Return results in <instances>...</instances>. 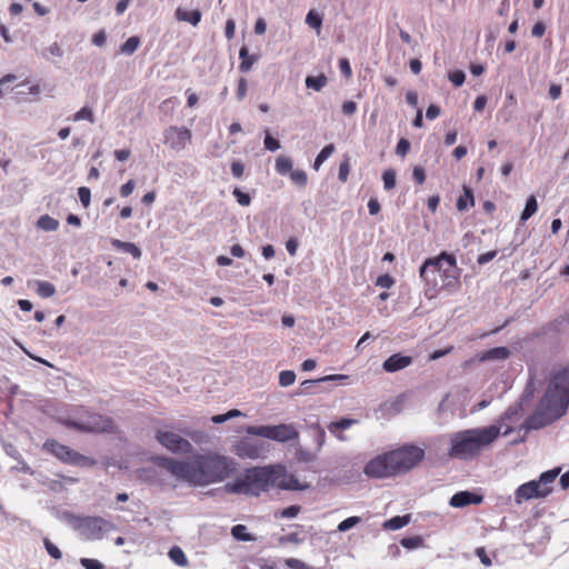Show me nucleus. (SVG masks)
<instances>
[{"instance_id":"1","label":"nucleus","mask_w":569,"mask_h":569,"mask_svg":"<svg viewBox=\"0 0 569 569\" xmlns=\"http://www.w3.org/2000/svg\"><path fill=\"white\" fill-rule=\"evenodd\" d=\"M152 460L177 479L200 487L220 482L236 469L232 459L211 451L194 455L188 460H176L161 456H157Z\"/></svg>"},{"instance_id":"2","label":"nucleus","mask_w":569,"mask_h":569,"mask_svg":"<svg viewBox=\"0 0 569 569\" xmlns=\"http://www.w3.org/2000/svg\"><path fill=\"white\" fill-rule=\"evenodd\" d=\"M273 487L287 490H305L307 488V486H300L293 475H287L283 467L266 466L247 469L233 481L227 482L224 490L228 493L258 497Z\"/></svg>"},{"instance_id":"3","label":"nucleus","mask_w":569,"mask_h":569,"mask_svg":"<svg viewBox=\"0 0 569 569\" xmlns=\"http://www.w3.org/2000/svg\"><path fill=\"white\" fill-rule=\"evenodd\" d=\"M569 407V363L556 369L538 407L523 422L526 430H538L561 418Z\"/></svg>"},{"instance_id":"4","label":"nucleus","mask_w":569,"mask_h":569,"mask_svg":"<svg viewBox=\"0 0 569 569\" xmlns=\"http://www.w3.org/2000/svg\"><path fill=\"white\" fill-rule=\"evenodd\" d=\"M461 270L457 266L453 254L441 252L439 256L427 259L420 267L419 276L425 283V297L432 300L440 290L449 293L458 291L461 287Z\"/></svg>"},{"instance_id":"5","label":"nucleus","mask_w":569,"mask_h":569,"mask_svg":"<svg viewBox=\"0 0 569 569\" xmlns=\"http://www.w3.org/2000/svg\"><path fill=\"white\" fill-rule=\"evenodd\" d=\"M499 436L500 428L495 425L453 432L449 437L448 455L459 460H472L493 443Z\"/></svg>"},{"instance_id":"6","label":"nucleus","mask_w":569,"mask_h":569,"mask_svg":"<svg viewBox=\"0 0 569 569\" xmlns=\"http://www.w3.org/2000/svg\"><path fill=\"white\" fill-rule=\"evenodd\" d=\"M67 522L84 540H102L107 535L117 529V526L100 516H80L71 512L64 513Z\"/></svg>"},{"instance_id":"7","label":"nucleus","mask_w":569,"mask_h":569,"mask_svg":"<svg viewBox=\"0 0 569 569\" xmlns=\"http://www.w3.org/2000/svg\"><path fill=\"white\" fill-rule=\"evenodd\" d=\"M560 472V468L545 471L538 480H531L519 486L515 492L517 503L530 499L546 498L552 492V483Z\"/></svg>"},{"instance_id":"8","label":"nucleus","mask_w":569,"mask_h":569,"mask_svg":"<svg viewBox=\"0 0 569 569\" xmlns=\"http://www.w3.org/2000/svg\"><path fill=\"white\" fill-rule=\"evenodd\" d=\"M390 460L396 469V476L406 473L415 468L425 458V450L413 445H405L389 451Z\"/></svg>"},{"instance_id":"9","label":"nucleus","mask_w":569,"mask_h":569,"mask_svg":"<svg viewBox=\"0 0 569 569\" xmlns=\"http://www.w3.org/2000/svg\"><path fill=\"white\" fill-rule=\"evenodd\" d=\"M246 432L251 436L261 437L277 442H288L299 438V432L292 423L249 426L246 428Z\"/></svg>"},{"instance_id":"10","label":"nucleus","mask_w":569,"mask_h":569,"mask_svg":"<svg viewBox=\"0 0 569 569\" xmlns=\"http://www.w3.org/2000/svg\"><path fill=\"white\" fill-rule=\"evenodd\" d=\"M43 449L54 457H57L60 461L64 463H70L74 466H82V467H91L96 465V460L89 457H86L83 455H80L79 452L74 451L73 449L69 448L68 446H64L62 443H59L54 439H49L43 443Z\"/></svg>"},{"instance_id":"11","label":"nucleus","mask_w":569,"mask_h":569,"mask_svg":"<svg viewBox=\"0 0 569 569\" xmlns=\"http://www.w3.org/2000/svg\"><path fill=\"white\" fill-rule=\"evenodd\" d=\"M68 425L77 430L86 432H111L114 425L111 418L94 412H87L86 416L71 420Z\"/></svg>"},{"instance_id":"12","label":"nucleus","mask_w":569,"mask_h":569,"mask_svg":"<svg viewBox=\"0 0 569 569\" xmlns=\"http://www.w3.org/2000/svg\"><path fill=\"white\" fill-rule=\"evenodd\" d=\"M156 439L163 448L172 453L188 455L193 450V447L188 439L182 438L173 431L159 429L156 432Z\"/></svg>"},{"instance_id":"13","label":"nucleus","mask_w":569,"mask_h":569,"mask_svg":"<svg viewBox=\"0 0 569 569\" xmlns=\"http://www.w3.org/2000/svg\"><path fill=\"white\" fill-rule=\"evenodd\" d=\"M395 470L388 451L369 460L365 466L363 472L368 478L386 479L396 477Z\"/></svg>"},{"instance_id":"14","label":"nucleus","mask_w":569,"mask_h":569,"mask_svg":"<svg viewBox=\"0 0 569 569\" xmlns=\"http://www.w3.org/2000/svg\"><path fill=\"white\" fill-rule=\"evenodd\" d=\"M191 138V131L184 127L170 126L163 130V143L174 151L183 150Z\"/></svg>"},{"instance_id":"15","label":"nucleus","mask_w":569,"mask_h":569,"mask_svg":"<svg viewBox=\"0 0 569 569\" xmlns=\"http://www.w3.org/2000/svg\"><path fill=\"white\" fill-rule=\"evenodd\" d=\"M266 451V445L262 441L251 438H242L233 446V452L242 459H258Z\"/></svg>"},{"instance_id":"16","label":"nucleus","mask_w":569,"mask_h":569,"mask_svg":"<svg viewBox=\"0 0 569 569\" xmlns=\"http://www.w3.org/2000/svg\"><path fill=\"white\" fill-rule=\"evenodd\" d=\"M483 501L481 495H477L470 491H459L455 493L449 503L453 508H463L469 505H479Z\"/></svg>"},{"instance_id":"17","label":"nucleus","mask_w":569,"mask_h":569,"mask_svg":"<svg viewBox=\"0 0 569 569\" xmlns=\"http://www.w3.org/2000/svg\"><path fill=\"white\" fill-rule=\"evenodd\" d=\"M412 363V358L409 356H403L401 353H395L388 357L383 363L382 368L386 372H397L409 367Z\"/></svg>"},{"instance_id":"18","label":"nucleus","mask_w":569,"mask_h":569,"mask_svg":"<svg viewBox=\"0 0 569 569\" xmlns=\"http://www.w3.org/2000/svg\"><path fill=\"white\" fill-rule=\"evenodd\" d=\"M239 70L243 73L249 72L252 69V66L258 61L257 54H249L248 48L242 46L239 50Z\"/></svg>"},{"instance_id":"19","label":"nucleus","mask_w":569,"mask_h":569,"mask_svg":"<svg viewBox=\"0 0 569 569\" xmlns=\"http://www.w3.org/2000/svg\"><path fill=\"white\" fill-rule=\"evenodd\" d=\"M201 12L199 10H184L182 8H178L176 11V18L179 21L189 22L192 26H198V23L201 21Z\"/></svg>"},{"instance_id":"20","label":"nucleus","mask_w":569,"mask_h":569,"mask_svg":"<svg viewBox=\"0 0 569 569\" xmlns=\"http://www.w3.org/2000/svg\"><path fill=\"white\" fill-rule=\"evenodd\" d=\"M111 246L118 250L131 254L134 259H140L141 250L133 242H126L119 239H112Z\"/></svg>"},{"instance_id":"21","label":"nucleus","mask_w":569,"mask_h":569,"mask_svg":"<svg viewBox=\"0 0 569 569\" xmlns=\"http://www.w3.org/2000/svg\"><path fill=\"white\" fill-rule=\"evenodd\" d=\"M410 520H411L410 515L395 516V517L388 519L387 521H385L383 529L399 530V529L403 528L405 526H407L410 522Z\"/></svg>"},{"instance_id":"22","label":"nucleus","mask_w":569,"mask_h":569,"mask_svg":"<svg viewBox=\"0 0 569 569\" xmlns=\"http://www.w3.org/2000/svg\"><path fill=\"white\" fill-rule=\"evenodd\" d=\"M510 356V350L506 347H496L483 352L481 360H505Z\"/></svg>"},{"instance_id":"23","label":"nucleus","mask_w":569,"mask_h":569,"mask_svg":"<svg viewBox=\"0 0 569 569\" xmlns=\"http://www.w3.org/2000/svg\"><path fill=\"white\" fill-rule=\"evenodd\" d=\"M168 556L170 560L179 567H187L189 563L184 551L179 546L171 547Z\"/></svg>"},{"instance_id":"24","label":"nucleus","mask_w":569,"mask_h":569,"mask_svg":"<svg viewBox=\"0 0 569 569\" xmlns=\"http://www.w3.org/2000/svg\"><path fill=\"white\" fill-rule=\"evenodd\" d=\"M475 200L471 189L465 187L463 193L457 200V209L466 211L469 207H473Z\"/></svg>"},{"instance_id":"25","label":"nucleus","mask_w":569,"mask_h":569,"mask_svg":"<svg viewBox=\"0 0 569 569\" xmlns=\"http://www.w3.org/2000/svg\"><path fill=\"white\" fill-rule=\"evenodd\" d=\"M59 224V221L49 214H43L37 220V227L43 231H56Z\"/></svg>"},{"instance_id":"26","label":"nucleus","mask_w":569,"mask_h":569,"mask_svg":"<svg viewBox=\"0 0 569 569\" xmlns=\"http://www.w3.org/2000/svg\"><path fill=\"white\" fill-rule=\"evenodd\" d=\"M327 82L328 79L325 74H319L317 77L308 76L306 78V87L317 92L321 91L327 86Z\"/></svg>"},{"instance_id":"27","label":"nucleus","mask_w":569,"mask_h":569,"mask_svg":"<svg viewBox=\"0 0 569 569\" xmlns=\"http://www.w3.org/2000/svg\"><path fill=\"white\" fill-rule=\"evenodd\" d=\"M538 210V202L535 196H530L527 201L523 211L520 216V221L523 223L530 219Z\"/></svg>"},{"instance_id":"28","label":"nucleus","mask_w":569,"mask_h":569,"mask_svg":"<svg viewBox=\"0 0 569 569\" xmlns=\"http://www.w3.org/2000/svg\"><path fill=\"white\" fill-rule=\"evenodd\" d=\"M292 161L290 158L288 157H284V156H280L277 158L276 160V171L280 174V176H286V174H290L291 171H292Z\"/></svg>"},{"instance_id":"29","label":"nucleus","mask_w":569,"mask_h":569,"mask_svg":"<svg viewBox=\"0 0 569 569\" xmlns=\"http://www.w3.org/2000/svg\"><path fill=\"white\" fill-rule=\"evenodd\" d=\"M36 286H37V293L41 298H50L56 293L54 286L49 281L37 280Z\"/></svg>"},{"instance_id":"30","label":"nucleus","mask_w":569,"mask_h":569,"mask_svg":"<svg viewBox=\"0 0 569 569\" xmlns=\"http://www.w3.org/2000/svg\"><path fill=\"white\" fill-rule=\"evenodd\" d=\"M140 43V38L132 36L123 44H121L120 52L127 56H131L138 50Z\"/></svg>"},{"instance_id":"31","label":"nucleus","mask_w":569,"mask_h":569,"mask_svg":"<svg viewBox=\"0 0 569 569\" xmlns=\"http://www.w3.org/2000/svg\"><path fill=\"white\" fill-rule=\"evenodd\" d=\"M335 146L332 143L327 144L316 157L313 162V169L318 171L321 164L335 152Z\"/></svg>"},{"instance_id":"32","label":"nucleus","mask_w":569,"mask_h":569,"mask_svg":"<svg viewBox=\"0 0 569 569\" xmlns=\"http://www.w3.org/2000/svg\"><path fill=\"white\" fill-rule=\"evenodd\" d=\"M231 535L239 541H251L252 536L248 532L247 527L243 525H236L231 529Z\"/></svg>"},{"instance_id":"33","label":"nucleus","mask_w":569,"mask_h":569,"mask_svg":"<svg viewBox=\"0 0 569 569\" xmlns=\"http://www.w3.org/2000/svg\"><path fill=\"white\" fill-rule=\"evenodd\" d=\"M357 421L355 419L342 418L338 421H333L328 426L331 433H336L337 430H346L353 426Z\"/></svg>"},{"instance_id":"34","label":"nucleus","mask_w":569,"mask_h":569,"mask_svg":"<svg viewBox=\"0 0 569 569\" xmlns=\"http://www.w3.org/2000/svg\"><path fill=\"white\" fill-rule=\"evenodd\" d=\"M72 120L73 121L87 120V121L93 123L94 114H93L92 109L86 106V107H82L79 111H77L73 114Z\"/></svg>"},{"instance_id":"35","label":"nucleus","mask_w":569,"mask_h":569,"mask_svg":"<svg viewBox=\"0 0 569 569\" xmlns=\"http://www.w3.org/2000/svg\"><path fill=\"white\" fill-rule=\"evenodd\" d=\"M306 23L310 28H312L319 32L321 24H322V18L320 14H318L317 12L311 10L307 13Z\"/></svg>"},{"instance_id":"36","label":"nucleus","mask_w":569,"mask_h":569,"mask_svg":"<svg viewBox=\"0 0 569 569\" xmlns=\"http://www.w3.org/2000/svg\"><path fill=\"white\" fill-rule=\"evenodd\" d=\"M296 381V373L292 370H283L279 373V385L280 387H289L293 385Z\"/></svg>"},{"instance_id":"37","label":"nucleus","mask_w":569,"mask_h":569,"mask_svg":"<svg viewBox=\"0 0 569 569\" xmlns=\"http://www.w3.org/2000/svg\"><path fill=\"white\" fill-rule=\"evenodd\" d=\"M290 179L295 184L299 187H305L308 182L307 173L301 169L292 170L290 173Z\"/></svg>"},{"instance_id":"38","label":"nucleus","mask_w":569,"mask_h":569,"mask_svg":"<svg viewBox=\"0 0 569 569\" xmlns=\"http://www.w3.org/2000/svg\"><path fill=\"white\" fill-rule=\"evenodd\" d=\"M43 545L47 550V552L56 560H60L62 558V552L60 549L49 539H43Z\"/></svg>"},{"instance_id":"39","label":"nucleus","mask_w":569,"mask_h":569,"mask_svg":"<svg viewBox=\"0 0 569 569\" xmlns=\"http://www.w3.org/2000/svg\"><path fill=\"white\" fill-rule=\"evenodd\" d=\"M382 181L386 190L393 189L396 186V172L391 169L383 171Z\"/></svg>"},{"instance_id":"40","label":"nucleus","mask_w":569,"mask_h":569,"mask_svg":"<svg viewBox=\"0 0 569 569\" xmlns=\"http://www.w3.org/2000/svg\"><path fill=\"white\" fill-rule=\"evenodd\" d=\"M348 379V376L347 375H329V376H325L320 379H317V380H306L302 382V385H313V383H318V382H326V381H343V380H347Z\"/></svg>"},{"instance_id":"41","label":"nucleus","mask_w":569,"mask_h":569,"mask_svg":"<svg viewBox=\"0 0 569 569\" xmlns=\"http://www.w3.org/2000/svg\"><path fill=\"white\" fill-rule=\"evenodd\" d=\"M401 546L407 549H415L422 545V538L420 536L402 538L400 541Z\"/></svg>"},{"instance_id":"42","label":"nucleus","mask_w":569,"mask_h":569,"mask_svg":"<svg viewBox=\"0 0 569 569\" xmlns=\"http://www.w3.org/2000/svg\"><path fill=\"white\" fill-rule=\"evenodd\" d=\"M360 522V518L357 517V516H353V517H349L345 520H342L339 525H338V531L340 532H346L348 531L349 529L353 528L356 525H358Z\"/></svg>"},{"instance_id":"43","label":"nucleus","mask_w":569,"mask_h":569,"mask_svg":"<svg viewBox=\"0 0 569 569\" xmlns=\"http://www.w3.org/2000/svg\"><path fill=\"white\" fill-rule=\"evenodd\" d=\"M232 194L237 199V202L242 207H248L251 203V197L242 192L239 188H234Z\"/></svg>"},{"instance_id":"44","label":"nucleus","mask_w":569,"mask_h":569,"mask_svg":"<svg viewBox=\"0 0 569 569\" xmlns=\"http://www.w3.org/2000/svg\"><path fill=\"white\" fill-rule=\"evenodd\" d=\"M393 284L395 279L388 273L379 276L376 280V286L383 289H390Z\"/></svg>"},{"instance_id":"45","label":"nucleus","mask_w":569,"mask_h":569,"mask_svg":"<svg viewBox=\"0 0 569 569\" xmlns=\"http://www.w3.org/2000/svg\"><path fill=\"white\" fill-rule=\"evenodd\" d=\"M448 78L456 87L462 86L466 80L465 72L461 70L449 72Z\"/></svg>"},{"instance_id":"46","label":"nucleus","mask_w":569,"mask_h":569,"mask_svg":"<svg viewBox=\"0 0 569 569\" xmlns=\"http://www.w3.org/2000/svg\"><path fill=\"white\" fill-rule=\"evenodd\" d=\"M182 432L189 437L192 441L200 443L203 442L207 438V435L203 431L200 430H182Z\"/></svg>"},{"instance_id":"47","label":"nucleus","mask_w":569,"mask_h":569,"mask_svg":"<svg viewBox=\"0 0 569 569\" xmlns=\"http://www.w3.org/2000/svg\"><path fill=\"white\" fill-rule=\"evenodd\" d=\"M78 196H79V200H80L81 204L84 208H88L90 204V199H91L90 189L87 187H80L78 189Z\"/></svg>"},{"instance_id":"48","label":"nucleus","mask_w":569,"mask_h":569,"mask_svg":"<svg viewBox=\"0 0 569 569\" xmlns=\"http://www.w3.org/2000/svg\"><path fill=\"white\" fill-rule=\"evenodd\" d=\"M299 512H300L299 506H296V505L289 506L280 511L279 517L291 519V518H296L299 515Z\"/></svg>"},{"instance_id":"49","label":"nucleus","mask_w":569,"mask_h":569,"mask_svg":"<svg viewBox=\"0 0 569 569\" xmlns=\"http://www.w3.org/2000/svg\"><path fill=\"white\" fill-rule=\"evenodd\" d=\"M80 563L84 569H103V565L97 559L81 558Z\"/></svg>"},{"instance_id":"50","label":"nucleus","mask_w":569,"mask_h":569,"mask_svg":"<svg viewBox=\"0 0 569 569\" xmlns=\"http://www.w3.org/2000/svg\"><path fill=\"white\" fill-rule=\"evenodd\" d=\"M410 150V142L406 138H401L396 147V153L400 157H406Z\"/></svg>"},{"instance_id":"51","label":"nucleus","mask_w":569,"mask_h":569,"mask_svg":"<svg viewBox=\"0 0 569 569\" xmlns=\"http://www.w3.org/2000/svg\"><path fill=\"white\" fill-rule=\"evenodd\" d=\"M280 543H295V545H299L303 541V539L300 537L299 533L297 532H290L286 536H282L280 539H279Z\"/></svg>"},{"instance_id":"52","label":"nucleus","mask_w":569,"mask_h":569,"mask_svg":"<svg viewBox=\"0 0 569 569\" xmlns=\"http://www.w3.org/2000/svg\"><path fill=\"white\" fill-rule=\"evenodd\" d=\"M263 144L269 151H276L280 148V142L268 133L264 137Z\"/></svg>"},{"instance_id":"53","label":"nucleus","mask_w":569,"mask_h":569,"mask_svg":"<svg viewBox=\"0 0 569 569\" xmlns=\"http://www.w3.org/2000/svg\"><path fill=\"white\" fill-rule=\"evenodd\" d=\"M136 183L133 180H128L124 184H122L119 189V193L122 198L129 197L134 190Z\"/></svg>"},{"instance_id":"54","label":"nucleus","mask_w":569,"mask_h":569,"mask_svg":"<svg viewBox=\"0 0 569 569\" xmlns=\"http://www.w3.org/2000/svg\"><path fill=\"white\" fill-rule=\"evenodd\" d=\"M63 54L60 46L54 42L52 43L51 46H49L46 51L42 53V56L44 58H49V56H54V57H61Z\"/></svg>"},{"instance_id":"55","label":"nucleus","mask_w":569,"mask_h":569,"mask_svg":"<svg viewBox=\"0 0 569 569\" xmlns=\"http://www.w3.org/2000/svg\"><path fill=\"white\" fill-rule=\"evenodd\" d=\"M350 167L348 160L343 161L339 166L338 179L342 182L348 180Z\"/></svg>"},{"instance_id":"56","label":"nucleus","mask_w":569,"mask_h":569,"mask_svg":"<svg viewBox=\"0 0 569 569\" xmlns=\"http://www.w3.org/2000/svg\"><path fill=\"white\" fill-rule=\"evenodd\" d=\"M248 82L244 78H240L237 87V99L242 100L247 96Z\"/></svg>"},{"instance_id":"57","label":"nucleus","mask_w":569,"mask_h":569,"mask_svg":"<svg viewBox=\"0 0 569 569\" xmlns=\"http://www.w3.org/2000/svg\"><path fill=\"white\" fill-rule=\"evenodd\" d=\"M284 563L291 569H308V566L297 558H288L284 560Z\"/></svg>"},{"instance_id":"58","label":"nucleus","mask_w":569,"mask_h":569,"mask_svg":"<svg viewBox=\"0 0 569 569\" xmlns=\"http://www.w3.org/2000/svg\"><path fill=\"white\" fill-rule=\"evenodd\" d=\"M339 69L341 71V73L346 77V78H350L351 74H352V70H351V67H350V63L348 61V59L346 58H341L339 60Z\"/></svg>"},{"instance_id":"59","label":"nucleus","mask_w":569,"mask_h":569,"mask_svg":"<svg viewBox=\"0 0 569 569\" xmlns=\"http://www.w3.org/2000/svg\"><path fill=\"white\" fill-rule=\"evenodd\" d=\"M234 32H236V22L233 19H228L226 21V27H224V36L228 40H231L233 37H234Z\"/></svg>"},{"instance_id":"60","label":"nucleus","mask_w":569,"mask_h":569,"mask_svg":"<svg viewBox=\"0 0 569 569\" xmlns=\"http://www.w3.org/2000/svg\"><path fill=\"white\" fill-rule=\"evenodd\" d=\"M497 256V251L496 250H491V251H488V252H485L482 254H480L477 259V262L480 264V266H483L488 262H490L492 259H495Z\"/></svg>"},{"instance_id":"61","label":"nucleus","mask_w":569,"mask_h":569,"mask_svg":"<svg viewBox=\"0 0 569 569\" xmlns=\"http://www.w3.org/2000/svg\"><path fill=\"white\" fill-rule=\"evenodd\" d=\"M412 178L418 184H422L426 180L425 170L421 167L413 168Z\"/></svg>"},{"instance_id":"62","label":"nucleus","mask_w":569,"mask_h":569,"mask_svg":"<svg viewBox=\"0 0 569 569\" xmlns=\"http://www.w3.org/2000/svg\"><path fill=\"white\" fill-rule=\"evenodd\" d=\"M545 32L546 26L541 21L536 22L531 29V34L537 38H541L545 34Z\"/></svg>"},{"instance_id":"63","label":"nucleus","mask_w":569,"mask_h":569,"mask_svg":"<svg viewBox=\"0 0 569 569\" xmlns=\"http://www.w3.org/2000/svg\"><path fill=\"white\" fill-rule=\"evenodd\" d=\"M107 41V36L104 30H100L92 37V43L97 47H102Z\"/></svg>"},{"instance_id":"64","label":"nucleus","mask_w":569,"mask_h":569,"mask_svg":"<svg viewBox=\"0 0 569 569\" xmlns=\"http://www.w3.org/2000/svg\"><path fill=\"white\" fill-rule=\"evenodd\" d=\"M298 247H299V243H298V240L295 239V238H290L287 242H286V249L288 251V253L290 256H296L297 253V250H298Z\"/></svg>"}]
</instances>
